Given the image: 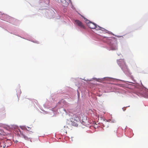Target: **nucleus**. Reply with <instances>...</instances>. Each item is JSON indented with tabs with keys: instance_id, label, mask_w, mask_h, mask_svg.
Listing matches in <instances>:
<instances>
[{
	"instance_id": "1",
	"label": "nucleus",
	"mask_w": 148,
	"mask_h": 148,
	"mask_svg": "<svg viewBox=\"0 0 148 148\" xmlns=\"http://www.w3.org/2000/svg\"><path fill=\"white\" fill-rule=\"evenodd\" d=\"M81 117L78 115L74 114L72 117L70 119V122L72 125L77 127L81 122L80 121Z\"/></svg>"
},
{
	"instance_id": "2",
	"label": "nucleus",
	"mask_w": 148,
	"mask_h": 148,
	"mask_svg": "<svg viewBox=\"0 0 148 148\" xmlns=\"http://www.w3.org/2000/svg\"><path fill=\"white\" fill-rule=\"evenodd\" d=\"M86 23L88 27L91 29H97V27H99V26H97L96 24L90 22L88 20L86 21Z\"/></svg>"
},
{
	"instance_id": "3",
	"label": "nucleus",
	"mask_w": 148,
	"mask_h": 148,
	"mask_svg": "<svg viewBox=\"0 0 148 148\" xmlns=\"http://www.w3.org/2000/svg\"><path fill=\"white\" fill-rule=\"evenodd\" d=\"M19 133H18V134L19 137H23L25 140H29L30 138H28L27 136H26L23 133V132L21 131V130H19Z\"/></svg>"
},
{
	"instance_id": "4",
	"label": "nucleus",
	"mask_w": 148,
	"mask_h": 148,
	"mask_svg": "<svg viewBox=\"0 0 148 148\" xmlns=\"http://www.w3.org/2000/svg\"><path fill=\"white\" fill-rule=\"evenodd\" d=\"M75 23L76 25L80 27V28L84 29H86L85 27L84 26L83 23L80 21L78 20H76L75 21Z\"/></svg>"
},
{
	"instance_id": "5",
	"label": "nucleus",
	"mask_w": 148,
	"mask_h": 148,
	"mask_svg": "<svg viewBox=\"0 0 148 148\" xmlns=\"http://www.w3.org/2000/svg\"><path fill=\"white\" fill-rule=\"evenodd\" d=\"M113 38L112 37H107L104 36L103 37V40L105 42L109 43V42H111V40Z\"/></svg>"
},
{
	"instance_id": "6",
	"label": "nucleus",
	"mask_w": 148,
	"mask_h": 148,
	"mask_svg": "<svg viewBox=\"0 0 148 148\" xmlns=\"http://www.w3.org/2000/svg\"><path fill=\"white\" fill-rule=\"evenodd\" d=\"M6 143H5L4 142L2 141L0 143V146L1 147H3L4 148H5L6 147H8V145H7Z\"/></svg>"
},
{
	"instance_id": "7",
	"label": "nucleus",
	"mask_w": 148,
	"mask_h": 148,
	"mask_svg": "<svg viewBox=\"0 0 148 148\" xmlns=\"http://www.w3.org/2000/svg\"><path fill=\"white\" fill-rule=\"evenodd\" d=\"M123 66H122V65H120V66H121V69H123L124 67H125V68L127 67V66L125 64L124 62H123Z\"/></svg>"
},
{
	"instance_id": "8",
	"label": "nucleus",
	"mask_w": 148,
	"mask_h": 148,
	"mask_svg": "<svg viewBox=\"0 0 148 148\" xmlns=\"http://www.w3.org/2000/svg\"><path fill=\"white\" fill-rule=\"evenodd\" d=\"M117 130L116 129L112 131V134H116L117 133Z\"/></svg>"
},
{
	"instance_id": "9",
	"label": "nucleus",
	"mask_w": 148,
	"mask_h": 148,
	"mask_svg": "<svg viewBox=\"0 0 148 148\" xmlns=\"http://www.w3.org/2000/svg\"><path fill=\"white\" fill-rule=\"evenodd\" d=\"M57 1L59 3L62 2V0H57Z\"/></svg>"
},
{
	"instance_id": "10",
	"label": "nucleus",
	"mask_w": 148,
	"mask_h": 148,
	"mask_svg": "<svg viewBox=\"0 0 148 148\" xmlns=\"http://www.w3.org/2000/svg\"><path fill=\"white\" fill-rule=\"evenodd\" d=\"M18 141L17 140H16L15 141H14V142L15 143H17V142H18Z\"/></svg>"
},
{
	"instance_id": "11",
	"label": "nucleus",
	"mask_w": 148,
	"mask_h": 148,
	"mask_svg": "<svg viewBox=\"0 0 148 148\" xmlns=\"http://www.w3.org/2000/svg\"><path fill=\"white\" fill-rule=\"evenodd\" d=\"M123 60H120V62H123Z\"/></svg>"
}]
</instances>
